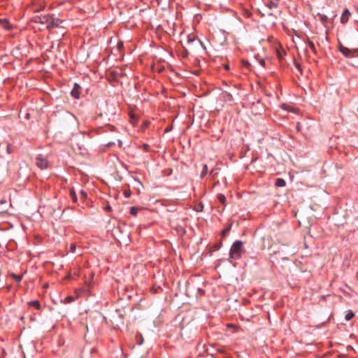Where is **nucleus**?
Instances as JSON below:
<instances>
[{"instance_id": "nucleus-1", "label": "nucleus", "mask_w": 358, "mask_h": 358, "mask_svg": "<svg viewBox=\"0 0 358 358\" xmlns=\"http://www.w3.org/2000/svg\"><path fill=\"white\" fill-rule=\"evenodd\" d=\"M31 21L43 25L48 29L57 27L62 22V20L53 17V16L50 14L36 15L32 17Z\"/></svg>"}, {"instance_id": "nucleus-2", "label": "nucleus", "mask_w": 358, "mask_h": 358, "mask_svg": "<svg viewBox=\"0 0 358 358\" xmlns=\"http://www.w3.org/2000/svg\"><path fill=\"white\" fill-rule=\"evenodd\" d=\"M243 252V243L241 241L236 240L231 246L229 250V258L234 260L240 259Z\"/></svg>"}, {"instance_id": "nucleus-3", "label": "nucleus", "mask_w": 358, "mask_h": 358, "mask_svg": "<svg viewBox=\"0 0 358 358\" xmlns=\"http://www.w3.org/2000/svg\"><path fill=\"white\" fill-rule=\"evenodd\" d=\"M338 50L347 58H354L358 56V48L350 49L342 44H339Z\"/></svg>"}, {"instance_id": "nucleus-4", "label": "nucleus", "mask_w": 358, "mask_h": 358, "mask_svg": "<svg viewBox=\"0 0 358 358\" xmlns=\"http://www.w3.org/2000/svg\"><path fill=\"white\" fill-rule=\"evenodd\" d=\"M36 164L41 169H45L48 167L47 158L43 155H38L36 157Z\"/></svg>"}, {"instance_id": "nucleus-5", "label": "nucleus", "mask_w": 358, "mask_h": 358, "mask_svg": "<svg viewBox=\"0 0 358 358\" xmlns=\"http://www.w3.org/2000/svg\"><path fill=\"white\" fill-rule=\"evenodd\" d=\"M280 0H268L265 5L270 10L273 11L279 8Z\"/></svg>"}, {"instance_id": "nucleus-6", "label": "nucleus", "mask_w": 358, "mask_h": 358, "mask_svg": "<svg viewBox=\"0 0 358 358\" xmlns=\"http://www.w3.org/2000/svg\"><path fill=\"white\" fill-rule=\"evenodd\" d=\"M350 16H351V13L349 10V9L347 8H345L342 13L341 16V23L343 24H345L348 22Z\"/></svg>"}, {"instance_id": "nucleus-7", "label": "nucleus", "mask_w": 358, "mask_h": 358, "mask_svg": "<svg viewBox=\"0 0 358 358\" xmlns=\"http://www.w3.org/2000/svg\"><path fill=\"white\" fill-rule=\"evenodd\" d=\"M81 93V87L78 83H74L71 94L75 99H79Z\"/></svg>"}, {"instance_id": "nucleus-8", "label": "nucleus", "mask_w": 358, "mask_h": 358, "mask_svg": "<svg viewBox=\"0 0 358 358\" xmlns=\"http://www.w3.org/2000/svg\"><path fill=\"white\" fill-rule=\"evenodd\" d=\"M275 54L279 59H282L286 55V51L280 43H278V46L275 48Z\"/></svg>"}, {"instance_id": "nucleus-9", "label": "nucleus", "mask_w": 358, "mask_h": 358, "mask_svg": "<svg viewBox=\"0 0 358 358\" xmlns=\"http://www.w3.org/2000/svg\"><path fill=\"white\" fill-rule=\"evenodd\" d=\"M4 205L5 206L8 205V201L5 199H1L0 200V212H1V213H5V212L8 211V208H6V206H3Z\"/></svg>"}, {"instance_id": "nucleus-10", "label": "nucleus", "mask_w": 358, "mask_h": 358, "mask_svg": "<svg viewBox=\"0 0 358 358\" xmlns=\"http://www.w3.org/2000/svg\"><path fill=\"white\" fill-rule=\"evenodd\" d=\"M69 196H70V198H71V201L73 203H77L78 198H77V195H76V191H75L73 187L70 189V190H69Z\"/></svg>"}, {"instance_id": "nucleus-11", "label": "nucleus", "mask_w": 358, "mask_h": 358, "mask_svg": "<svg viewBox=\"0 0 358 358\" xmlns=\"http://www.w3.org/2000/svg\"><path fill=\"white\" fill-rule=\"evenodd\" d=\"M27 304L29 306L34 307L36 310H40L41 308L40 301L38 300L29 301Z\"/></svg>"}, {"instance_id": "nucleus-12", "label": "nucleus", "mask_w": 358, "mask_h": 358, "mask_svg": "<svg viewBox=\"0 0 358 358\" xmlns=\"http://www.w3.org/2000/svg\"><path fill=\"white\" fill-rule=\"evenodd\" d=\"M0 24L5 29L10 30L11 29V25L7 20H1Z\"/></svg>"}, {"instance_id": "nucleus-13", "label": "nucleus", "mask_w": 358, "mask_h": 358, "mask_svg": "<svg viewBox=\"0 0 358 358\" xmlns=\"http://www.w3.org/2000/svg\"><path fill=\"white\" fill-rule=\"evenodd\" d=\"M275 185L278 187H282L286 185V182L282 178H277L275 182Z\"/></svg>"}, {"instance_id": "nucleus-14", "label": "nucleus", "mask_w": 358, "mask_h": 358, "mask_svg": "<svg viewBox=\"0 0 358 358\" xmlns=\"http://www.w3.org/2000/svg\"><path fill=\"white\" fill-rule=\"evenodd\" d=\"M10 276L17 282H20L22 279V275H17L14 273H10Z\"/></svg>"}, {"instance_id": "nucleus-15", "label": "nucleus", "mask_w": 358, "mask_h": 358, "mask_svg": "<svg viewBox=\"0 0 358 358\" xmlns=\"http://www.w3.org/2000/svg\"><path fill=\"white\" fill-rule=\"evenodd\" d=\"M308 45L314 54L317 53V50H316L315 45L312 41L308 40Z\"/></svg>"}, {"instance_id": "nucleus-16", "label": "nucleus", "mask_w": 358, "mask_h": 358, "mask_svg": "<svg viewBox=\"0 0 358 358\" xmlns=\"http://www.w3.org/2000/svg\"><path fill=\"white\" fill-rule=\"evenodd\" d=\"M217 200L222 204L226 203V197L223 194H218L217 196Z\"/></svg>"}, {"instance_id": "nucleus-17", "label": "nucleus", "mask_w": 358, "mask_h": 358, "mask_svg": "<svg viewBox=\"0 0 358 358\" xmlns=\"http://www.w3.org/2000/svg\"><path fill=\"white\" fill-rule=\"evenodd\" d=\"M207 173H208V166H207V164H203V167H202L201 176H200L201 178H203V177H205L206 175L207 174Z\"/></svg>"}, {"instance_id": "nucleus-18", "label": "nucleus", "mask_w": 358, "mask_h": 358, "mask_svg": "<svg viewBox=\"0 0 358 358\" xmlns=\"http://www.w3.org/2000/svg\"><path fill=\"white\" fill-rule=\"evenodd\" d=\"M139 211V208H138L137 207H135V206H132L130 208V214L132 215L133 216H136L138 213Z\"/></svg>"}, {"instance_id": "nucleus-19", "label": "nucleus", "mask_w": 358, "mask_h": 358, "mask_svg": "<svg viewBox=\"0 0 358 358\" xmlns=\"http://www.w3.org/2000/svg\"><path fill=\"white\" fill-rule=\"evenodd\" d=\"M355 316L354 313L352 310H348L345 315V319L347 321H350Z\"/></svg>"}, {"instance_id": "nucleus-20", "label": "nucleus", "mask_w": 358, "mask_h": 358, "mask_svg": "<svg viewBox=\"0 0 358 358\" xmlns=\"http://www.w3.org/2000/svg\"><path fill=\"white\" fill-rule=\"evenodd\" d=\"M75 297L73 296H68L64 299V303H70L73 301H74Z\"/></svg>"}, {"instance_id": "nucleus-21", "label": "nucleus", "mask_w": 358, "mask_h": 358, "mask_svg": "<svg viewBox=\"0 0 358 358\" xmlns=\"http://www.w3.org/2000/svg\"><path fill=\"white\" fill-rule=\"evenodd\" d=\"M130 119H131V122L133 124H135L137 123L138 122V118L136 117V116L133 114V113H130Z\"/></svg>"}, {"instance_id": "nucleus-22", "label": "nucleus", "mask_w": 358, "mask_h": 358, "mask_svg": "<svg viewBox=\"0 0 358 358\" xmlns=\"http://www.w3.org/2000/svg\"><path fill=\"white\" fill-rule=\"evenodd\" d=\"M231 229V225L229 226L228 227L224 229L222 232H221V235L222 237H224L230 231Z\"/></svg>"}, {"instance_id": "nucleus-23", "label": "nucleus", "mask_w": 358, "mask_h": 358, "mask_svg": "<svg viewBox=\"0 0 358 358\" xmlns=\"http://www.w3.org/2000/svg\"><path fill=\"white\" fill-rule=\"evenodd\" d=\"M92 282L90 281H85V287L83 288V290L85 291V289H87V292H90V288L91 287Z\"/></svg>"}, {"instance_id": "nucleus-24", "label": "nucleus", "mask_w": 358, "mask_h": 358, "mask_svg": "<svg viewBox=\"0 0 358 358\" xmlns=\"http://www.w3.org/2000/svg\"><path fill=\"white\" fill-rule=\"evenodd\" d=\"M142 149L145 151V152H149L150 151V145L147 143H144L143 144V145L141 146Z\"/></svg>"}, {"instance_id": "nucleus-25", "label": "nucleus", "mask_w": 358, "mask_h": 358, "mask_svg": "<svg viewBox=\"0 0 358 358\" xmlns=\"http://www.w3.org/2000/svg\"><path fill=\"white\" fill-rule=\"evenodd\" d=\"M281 108L284 110H288V111H293L292 109H291V106L287 105V104H282L281 106Z\"/></svg>"}, {"instance_id": "nucleus-26", "label": "nucleus", "mask_w": 358, "mask_h": 358, "mask_svg": "<svg viewBox=\"0 0 358 358\" xmlns=\"http://www.w3.org/2000/svg\"><path fill=\"white\" fill-rule=\"evenodd\" d=\"M80 194L82 199L85 200L87 198V194L83 189L80 190Z\"/></svg>"}, {"instance_id": "nucleus-27", "label": "nucleus", "mask_w": 358, "mask_h": 358, "mask_svg": "<svg viewBox=\"0 0 358 358\" xmlns=\"http://www.w3.org/2000/svg\"><path fill=\"white\" fill-rule=\"evenodd\" d=\"M131 195V192L130 191V189H126L124 190V196L126 197V198H129Z\"/></svg>"}, {"instance_id": "nucleus-28", "label": "nucleus", "mask_w": 358, "mask_h": 358, "mask_svg": "<svg viewBox=\"0 0 358 358\" xmlns=\"http://www.w3.org/2000/svg\"><path fill=\"white\" fill-rule=\"evenodd\" d=\"M319 16H320V20L323 23L326 22L327 21V20H328L327 17L326 15H319Z\"/></svg>"}, {"instance_id": "nucleus-29", "label": "nucleus", "mask_w": 358, "mask_h": 358, "mask_svg": "<svg viewBox=\"0 0 358 358\" xmlns=\"http://www.w3.org/2000/svg\"><path fill=\"white\" fill-rule=\"evenodd\" d=\"M242 64H243V66L247 69H249V67L250 66V64L248 61L243 60Z\"/></svg>"}, {"instance_id": "nucleus-30", "label": "nucleus", "mask_w": 358, "mask_h": 358, "mask_svg": "<svg viewBox=\"0 0 358 358\" xmlns=\"http://www.w3.org/2000/svg\"><path fill=\"white\" fill-rule=\"evenodd\" d=\"M76 244H75V243H72V244H71L69 251H70L71 252H73H73H76Z\"/></svg>"}, {"instance_id": "nucleus-31", "label": "nucleus", "mask_w": 358, "mask_h": 358, "mask_svg": "<svg viewBox=\"0 0 358 358\" xmlns=\"http://www.w3.org/2000/svg\"><path fill=\"white\" fill-rule=\"evenodd\" d=\"M295 66L296 69L299 71V72L301 74L302 73V68L301 65L299 63H295Z\"/></svg>"}, {"instance_id": "nucleus-32", "label": "nucleus", "mask_w": 358, "mask_h": 358, "mask_svg": "<svg viewBox=\"0 0 358 358\" xmlns=\"http://www.w3.org/2000/svg\"><path fill=\"white\" fill-rule=\"evenodd\" d=\"M258 62L262 67H265V61L264 59H258Z\"/></svg>"}, {"instance_id": "nucleus-33", "label": "nucleus", "mask_w": 358, "mask_h": 358, "mask_svg": "<svg viewBox=\"0 0 358 358\" xmlns=\"http://www.w3.org/2000/svg\"><path fill=\"white\" fill-rule=\"evenodd\" d=\"M203 205L201 203V204L199 205V206L196 209V210L197 212H201V211H202V210H203Z\"/></svg>"}, {"instance_id": "nucleus-34", "label": "nucleus", "mask_w": 358, "mask_h": 358, "mask_svg": "<svg viewBox=\"0 0 358 358\" xmlns=\"http://www.w3.org/2000/svg\"><path fill=\"white\" fill-rule=\"evenodd\" d=\"M223 67H224V69L225 70H227V71L229 70V69H230L229 65V64H224V65H223Z\"/></svg>"}, {"instance_id": "nucleus-35", "label": "nucleus", "mask_w": 358, "mask_h": 358, "mask_svg": "<svg viewBox=\"0 0 358 358\" xmlns=\"http://www.w3.org/2000/svg\"><path fill=\"white\" fill-rule=\"evenodd\" d=\"M221 245H222V243H220L219 245H215L214 246L215 250H219L220 248Z\"/></svg>"}, {"instance_id": "nucleus-36", "label": "nucleus", "mask_w": 358, "mask_h": 358, "mask_svg": "<svg viewBox=\"0 0 358 358\" xmlns=\"http://www.w3.org/2000/svg\"><path fill=\"white\" fill-rule=\"evenodd\" d=\"M296 127L297 131H300V129H301V124H300V123H299V122H298V123L296 124Z\"/></svg>"}, {"instance_id": "nucleus-37", "label": "nucleus", "mask_w": 358, "mask_h": 358, "mask_svg": "<svg viewBox=\"0 0 358 358\" xmlns=\"http://www.w3.org/2000/svg\"><path fill=\"white\" fill-rule=\"evenodd\" d=\"M194 41V38H191L189 36H188V43H191Z\"/></svg>"}, {"instance_id": "nucleus-38", "label": "nucleus", "mask_w": 358, "mask_h": 358, "mask_svg": "<svg viewBox=\"0 0 358 358\" xmlns=\"http://www.w3.org/2000/svg\"><path fill=\"white\" fill-rule=\"evenodd\" d=\"M140 338H141V341H138V345H141V343H143V337L141 335H140Z\"/></svg>"}, {"instance_id": "nucleus-39", "label": "nucleus", "mask_w": 358, "mask_h": 358, "mask_svg": "<svg viewBox=\"0 0 358 358\" xmlns=\"http://www.w3.org/2000/svg\"><path fill=\"white\" fill-rule=\"evenodd\" d=\"M267 15L271 16L273 15L274 14L273 12H267Z\"/></svg>"}, {"instance_id": "nucleus-40", "label": "nucleus", "mask_w": 358, "mask_h": 358, "mask_svg": "<svg viewBox=\"0 0 358 358\" xmlns=\"http://www.w3.org/2000/svg\"><path fill=\"white\" fill-rule=\"evenodd\" d=\"M228 327H235V325H234V324H228Z\"/></svg>"}, {"instance_id": "nucleus-41", "label": "nucleus", "mask_w": 358, "mask_h": 358, "mask_svg": "<svg viewBox=\"0 0 358 358\" xmlns=\"http://www.w3.org/2000/svg\"><path fill=\"white\" fill-rule=\"evenodd\" d=\"M90 277H91V279L92 280L93 278H94V273H90Z\"/></svg>"}, {"instance_id": "nucleus-42", "label": "nucleus", "mask_w": 358, "mask_h": 358, "mask_svg": "<svg viewBox=\"0 0 358 358\" xmlns=\"http://www.w3.org/2000/svg\"><path fill=\"white\" fill-rule=\"evenodd\" d=\"M210 174H214L213 171H210Z\"/></svg>"}, {"instance_id": "nucleus-43", "label": "nucleus", "mask_w": 358, "mask_h": 358, "mask_svg": "<svg viewBox=\"0 0 358 358\" xmlns=\"http://www.w3.org/2000/svg\"><path fill=\"white\" fill-rule=\"evenodd\" d=\"M210 174H214L213 171H210Z\"/></svg>"}, {"instance_id": "nucleus-44", "label": "nucleus", "mask_w": 358, "mask_h": 358, "mask_svg": "<svg viewBox=\"0 0 358 358\" xmlns=\"http://www.w3.org/2000/svg\"><path fill=\"white\" fill-rule=\"evenodd\" d=\"M357 12H358V8H357Z\"/></svg>"}, {"instance_id": "nucleus-45", "label": "nucleus", "mask_w": 358, "mask_h": 358, "mask_svg": "<svg viewBox=\"0 0 358 358\" xmlns=\"http://www.w3.org/2000/svg\"><path fill=\"white\" fill-rule=\"evenodd\" d=\"M357 24H358V21H357Z\"/></svg>"}]
</instances>
